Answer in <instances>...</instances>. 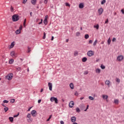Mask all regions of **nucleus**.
Masks as SVG:
<instances>
[{"instance_id": "1", "label": "nucleus", "mask_w": 124, "mask_h": 124, "mask_svg": "<svg viewBox=\"0 0 124 124\" xmlns=\"http://www.w3.org/2000/svg\"><path fill=\"white\" fill-rule=\"evenodd\" d=\"M26 118L27 119L28 123H31L32 121H33V119L31 118V113H28Z\"/></svg>"}, {"instance_id": "2", "label": "nucleus", "mask_w": 124, "mask_h": 124, "mask_svg": "<svg viewBox=\"0 0 124 124\" xmlns=\"http://www.w3.org/2000/svg\"><path fill=\"white\" fill-rule=\"evenodd\" d=\"M12 18L13 22H16L19 20V16L18 15H15L12 16Z\"/></svg>"}, {"instance_id": "3", "label": "nucleus", "mask_w": 124, "mask_h": 124, "mask_svg": "<svg viewBox=\"0 0 124 124\" xmlns=\"http://www.w3.org/2000/svg\"><path fill=\"white\" fill-rule=\"evenodd\" d=\"M50 100L51 102H54V101L55 102V103L56 104H58V99L55 97H51L50 98Z\"/></svg>"}, {"instance_id": "4", "label": "nucleus", "mask_w": 124, "mask_h": 124, "mask_svg": "<svg viewBox=\"0 0 124 124\" xmlns=\"http://www.w3.org/2000/svg\"><path fill=\"white\" fill-rule=\"evenodd\" d=\"M5 78H6L7 80H9V81H10L13 78V73L9 74L7 76L5 77Z\"/></svg>"}, {"instance_id": "5", "label": "nucleus", "mask_w": 124, "mask_h": 124, "mask_svg": "<svg viewBox=\"0 0 124 124\" xmlns=\"http://www.w3.org/2000/svg\"><path fill=\"white\" fill-rule=\"evenodd\" d=\"M93 55H94V52L93 50H90L87 52V56L88 57H92Z\"/></svg>"}, {"instance_id": "6", "label": "nucleus", "mask_w": 124, "mask_h": 124, "mask_svg": "<svg viewBox=\"0 0 124 124\" xmlns=\"http://www.w3.org/2000/svg\"><path fill=\"white\" fill-rule=\"evenodd\" d=\"M11 56L12 58H16L17 57V53L15 52V51H13L11 52Z\"/></svg>"}, {"instance_id": "7", "label": "nucleus", "mask_w": 124, "mask_h": 124, "mask_svg": "<svg viewBox=\"0 0 124 124\" xmlns=\"http://www.w3.org/2000/svg\"><path fill=\"white\" fill-rule=\"evenodd\" d=\"M124 60V56L120 55L117 57V61L118 62H122Z\"/></svg>"}, {"instance_id": "8", "label": "nucleus", "mask_w": 124, "mask_h": 124, "mask_svg": "<svg viewBox=\"0 0 124 124\" xmlns=\"http://www.w3.org/2000/svg\"><path fill=\"white\" fill-rule=\"evenodd\" d=\"M102 98L104 100H106L107 102H108L109 101L108 100V95L103 94L102 95Z\"/></svg>"}, {"instance_id": "9", "label": "nucleus", "mask_w": 124, "mask_h": 124, "mask_svg": "<svg viewBox=\"0 0 124 124\" xmlns=\"http://www.w3.org/2000/svg\"><path fill=\"white\" fill-rule=\"evenodd\" d=\"M31 114L32 115V117H36V110H33L31 111Z\"/></svg>"}, {"instance_id": "10", "label": "nucleus", "mask_w": 124, "mask_h": 124, "mask_svg": "<svg viewBox=\"0 0 124 124\" xmlns=\"http://www.w3.org/2000/svg\"><path fill=\"white\" fill-rule=\"evenodd\" d=\"M48 86L49 87V91H52L53 84L50 82H48Z\"/></svg>"}, {"instance_id": "11", "label": "nucleus", "mask_w": 124, "mask_h": 124, "mask_svg": "<svg viewBox=\"0 0 124 124\" xmlns=\"http://www.w3.org/2000/svg\"><path fill=\"white\" fill-rule=\"evenodd\" d=\"M69 106L70 108H72L73 106H74V102H73V101H71L69 103Z\"/></svg>"}, {"instance_id": "12", "label": "nucleus", "mask_w": 124, "mask_h": 124, "mask_svg": "<svg viewBox=\"0 0 124 124\" xmlns=\"http://www.w3.org/2000/svg\"><path fill=\"white\" fill-rule=\"evenodd\" d=\"M98 12L99 15H101V14L103 13V9L102 8L99 9L98 10Z\"/></svg>"}, {"instance_id": "13", "label": "nucleus", "mask_w": 124, "mask_h": 124, "mask_svg": "<svg viewBox=\"0 0 124 124\" xmlns=\"http://www.w3.org/2000/svg\"><path fill=\"white\" fill-rule=\"evenodd\" d=\"M71 121L72 123H75L76 122V117L75 116L72 117L71 118Z\"/></svg>"}, {"instance_id": "14", "label": "nucleus", "mask_w": 124, "mask_h": 124, "mask_svg": "<svg viewBox=\"0 0 124 124\" xmlns=\"http://www.w3.org/2000/svg\"><path fill=\"white\" fill-rule=\"evenodd\" d=\"M14 42L11 43V45L10 46V49H12L13 47H14L15 44H14Z\"/></svg>"}, {"instance_id": "15", "label": "nucleus", "mask_w": 124, "mask_h": 124, "mask_svg": "<svg viewBox=\"0 0 124 124\" xmlns=\"http://www.w3.org/2000/svg\"><path fill=\"white\" fill-rule=\"evenodd\" d=\"M78 6H79V8H80L81 9H82V8H84V5L82 3H80L79 4Z\"/></svg>"}, {"instance_id": "16", "label": "nucleus", "mask_w": 124, "mask_h": 124, "mask_svg": "<svg viewBox=\"0 0 124 124\" xmlns=\"http://www.w3.org/2000/svg\"><path fill=\"white\" fill-rule=\"evenodd\" d=\"M70 87L71 89V90H74V85L72 83H71L70 84Z\"/></svg>"}, {"instance_id": "17", "label": "nucleus", "mask_w": 124, "mask_h": 124, "mask_svg": "<svg viewBox=\"0 0 124 124\" xmlns=\"http://www.w3.org/2000/svg\"><path fill=\"white\" fill-rule=\"evenodd\" d=\"M13 62H14V59H11L9 61V63H10V64H12V63H13Z\"/></svg>"}, {"instance_id": "18", "label": "nucleus", "mask_w": 124, "mask_h": 124, "mask_svg": "<svg viewBox=\"0 0 124 124\" xmlns=\"http://www.w3.org/2000/svg\"><path fill=\"white\" fill-rule=\"evenodd\" d=\"M16 34H20V33H21V30H17L16 31Z\"/></svg>"}, {"instance_id": "19", "label": "nucleus", "mask_w": 124, "mask_h": 124, "mask_svg": "<svg viewBox=\"0 0 124 124\" xmlns=\"http://www.w3.org/2000/svg\"><path fill=\"white\" fill-rule=\"evenodd\" d=\"M87 60L88 59H87V57H84L82 58V61L83 62H87Z\"/></svg>"}, {"instance_id": "20", "label": "nucleus", "mask_w": 124, "mask_h": 124, "mask_svg": "<svg viewBox=\"0 0 124 124\" xmlns=\"http://www.w3.org/2000/svg\"><path fill=\"white\" fill-rule=\"evenodd\" d=\"M31 2L32 4H33V5H35V3H36V0H31Z\"/></svg>"}, {"instance_id": "21", "label": "nucleus", "mask_w": 124, "mask_h": 124, "mask_svg": "<svg viewBox=\"0 0 124 124\" xmlns=\"http://www.w3.org/2000/svg\"><path fill=\"white\" fill-rule=\"evenodd\" d=\"M93 28L96 29V30H98V29H99V25L98 24H97L96 25H94Z\"/></svg>"}, {"instance_id": "22", "label": "nucleus", "mask_w": 124, "mask_h": 124, "mask_svg": "<svg viewBox=\"0 0 124 124\" xmlns=\"http://www.w3.org/2000/svg\"><path fill=\"white\" fill-rule=\"evenodd\" d=\"M95 71L96 73H100L101 70H100V69L98 68L95 70Z\"/></svg>"}, {"instance_id": "23", "label": "nucleus", "mask_w": 124, "mask_h": 124, "mask_svg": "<svg viewBox=\"0 0 124 124\" xmlns=\"http://www.w3.org/2000/svg\"><path fill=\"white\" fill-rule=\"evenodd\" d=\"M105 84L106 85H108V87H109V85H110V81L106 80V82H105Z\"/></svg>"}, {"instance_id": "24", "label": "nucleus", "mask_w": 124, "mask_h": 124, "mask_svg": "<svg viewBox=\"0 0 124 124\" xmlns=\"http://www.w3.org/2000/svg\"><path fill=\"white\" fill-rule=\"evenodd\" d=\"M9 120L10 122H11V123H12V122H13V120H14V118L13 117H11L9 118Z\"/></svg>"}, {"instance_id": "25", "label": "nucleus", "mask_w": 124, "mask_h": 124, "mask_svg": "<svg viewBox=\"0 0 124 124\" xmlns=\"http://www.w3.org/2000/svg\"><path fill=\"white\" fill-rule=\"evenodd\" d=\"M76 112H77V113H80V112H81V110H80V108H76Z\"/></svg>"}, {"instance_id": "26", "label": "nucleus", "mask_w": 124, "mask_h": 124, "mask_svg": "<svg viewBox=\"0 0 124 124\" xmlns=\"http://www.w3.org/2000/svg\"><path fill=\"white\" fill-rule=\"evenodd\" d=\"M114 103L115 104H119V100L118 99H115L114 100Z\"/></svg>"}, {"instance_id": "27", "label": "nucleus", "mask_w": 124, "mask_h": 124, "mask_svg": "<svg viewBox=\"0 0 124 124\" xmlns=\"http://www.w3.org/2000/svg\"><path fill=\"white\" fill-rule=\"evenodd\" d=\"M115 81L117 82V83H120L121 82V79L119 78H116L115 79Z\"/></svg>"}, {"instance_id": "28", "label": "nucleus", "mask_w": 124, "mask_h": 124, "mask_svg": "<svg viewBox=\"0 0 124 124\" xmlns=\"http://www.w3.org/2000/svg\"><path fill=\"white\" fill-rule=\"evenodd\" d=\"M97 43V40H95L93 44V46H96Z\"/></svg>"}, {"instance_id": "29", "label": "nucleus", "mask_w": 124, "mask_h": 124, "mask_svg": "<svg viewBox=\"0 0 124 124\" xmlns=\"http://www.w3.org/2000/svg\"><path fill=\"white\" fill-rule=\"evenodd\" d=\"M108 45L111 44V39H110V38L108 40Z\"/></svg>"}, {"instance_id": "30", "label": "nucleus", "mask_w": 124, "mask_h": 124, "mask_svg": "<svg viewBox=\"0 0 124 124\" xmlns=\"http://www.w3.org/2000/svg\"><path fill=\"white\" fill-rule=\"evenodd\" d=\"M90 36H89V34H87L86 35H85V39H88V38H89Z\"/></svg>"}, {"instance_id": "31", "label": "nucleus", "mask_w": 124, "mask_h": 124, "mask_svg": "<svg viewBox=\"0 0 124 124\" xmlns=\"http://www.w3.org/2000/svg\"><path fill=\"white\" fill-rule=\"evenodd\" d=\"M74 55L75 57H76V56H78V51H75L74 53Z\"/></svg>"}, {"instance_id": "32", "label": "nucleus", "mask_w": 124, "mask_h": 124, "mask_svg": "<svg viewBox=\"0 0 124 124\" xmlns=\"http://www.w3.org/2000/svg\"><path fill=\"white\" fill-rule=\"evenodd\" d=\"M101 68L102 69H105V66H104L103 64L101 65Z\"/></svg>"}, {"instance_id": "33", "label": "nucleus", "mask_w": 124, "mask_h": 124, "mask_svg": "<svg viewBox=\"0 0 124 124\" xmlns=\"http://www.w3.org/2000/svg\"><path fill=\"white\" fill-rule=\"evenodd\" d=\"M89 99L90 100H93L94 99V98L93 97L91 96H90L89 97Z\"/></svg>"}, {"instance_id": "34", "label": "nucleus", "mask_w": 124, "mask_h": 124, "mask_svg": "<svg viewBox=\"0 0 124 124\" xmlns=\"http://www.w3.org/2000/svg\"><path fill=\"white\" fill-rule=\"evenodd\" d=\"M8 109H9V108L7 107L4 108V110L5 112H7V111H8Z\"/></svg>"}, {"instance_id": "35", "label": "nucleus", "mask_w": 124, "mask_h": 124, "mask_svg": "<svg viewBox=\"0 0 124 124\" xmlns=\"http://www.w3.org/2000/svg\"><path fill=\"white\" fill-rule=\"evenodd\" d=\"M44 23L45 25H47V24H48V22L47 21V20H46V19H44Z\"/></svg>"}, {"instance_id": "36", "label": "nucleus", "mask_w": 124, "mask_h": 124, "mask_svg": "<svg viewBox=\"0 0 124 124\" xmlns=\"http://www.w3.org/2000/svg\"><path fill=\"white\" fill-rule=\"evenodd\" d=\"M105 2H106V0H103L101 3V4L103 5L104 3H105Z\"/></svg>"}, {"instance_id": "37", "label": "nucleus", "mask_w": 124, "mask_h": 124, "mask_svg": "<svg viewBox=\"0 0 124 124\" xmlns=\"http://www.w3.org/2000/svg\"><path fill=\"white\" fill-rule=\"evenodd\" d=\"M52 115L49 116V117L47 119L46 122H49V121H50V119L52 118Z\"/></svg>"}, {"instance_id": "38", "label": "nucleus", "mask_w": 124, "mask_h": 124, "mask_svg": "<svg viewBox=\"0 0 124 124\" xmlns=\"http://www.w3.org/2000/svg\"><path fill=\"white\" fill-rule=\"evenodd\" d=\"M10 10H11V12H13V11H14V9L13 8V7H12V6H11V7L10 8Z\"/></svg>"}, {"instance_id": "39", "label": "nucleus", "mask_w": 124, "mask_h": 124, "mask_svg": "<svg viewBox=\"0 0 124 124\" xmlns=\"http://www.w3.org/2000/svg\"><path fill=\"white\" fill-rule=\"evenodd\" d=\"M43 39H45L46 38V33L44 32V36L43 37Z\"/></svg>"}, {"instance_id": "40", "label": "nucleus", "mask_w": 124, "mask_h": 124, "mask_svg": "<svg viewBox=\"0 0 124 124\" xmlns=\"http://www.w3.org/2000/svg\"><path fill=\"white\" fill-rule=\"evenodd\" d=\"M31 52V47H28V50H27V53H30Z\"/></svg>"}, {"instance_id": "41", "label": "nucleus", "mask_w": 124, "mask_h": 124, "mask_svg": "<svg viewBox=\"0 0 124 124\" xmlns=\"http://www.w3.org/2000/svg\"><path fill=\"white\" fill-rule=\"evenodd\" d=\"M15 102V100L14 99L11 100V103H14Z\"/></svg>"}, {"instance_id": "42", "label": "nucleus", "mask_w": 124, "mask_h": 124, "mask_svg": "<svg viewBox=\"0 0 124 124\" xmlns=\"http://www.w3.org/2000/svg\"><path fill=\"white\" fill-rule=\"evenodd\" d=\"M65 5L66 6H69V7H70V4H69V3H68V2L65 3Z\"/></svg>"}, {"instance_id": "43", "label": "nucleus", "mask_w": 124, "mask_h": 124, "mask_svg": "<svg viewBox=\"0 0 124 124\" xmlns=\"http://www.w3.org/2000/svg\"><path fill=\"white\" fill-rule=\"evenodd\" d=\"M80 32H77L76 33V35H77V36H79V35H80Z\"/></svg>"}, {"instance_id": "44", "label": "nucleus", "mask_w": 124, "mask_h": 124, "mask_svg": "<svg viewBox=\"0 0 124 124\" xmlns=\"http://www.w3.org/2000/svg\"><path fill=\"white\" fill-rule=\"evenodd\" d=\"M78 94H79L78 93V92H76L75 93V95H76V96H78Z\"/></svg>"}, {"instance_id": "45", "label": "nucleus", "mask_w": 124, "mask_h": 124, "mask_svg": "<svg viewBox=\"0 0 124 124\" xmlns=\"http://www.w3.org/2000/svg\"><path fill=\"white\" fill-rule=\"evenodd\" d=\"M89 73V72H88V71H86L85 72H84V75H87V74H88Z\"/></svg>"}, {"instance_id": "46", "label": "nucleus", "mask_w": 124, "mask_h": 124, "mask_svg": "<svg viewBox=\"0 0 124 124\" xmlns=\"http://www.w3.org/2000/svg\"><path fill=\"white\" fill-rule=\"evenodd\" d=\"M93 43V41L92 40H89V44H92Z\"/></svg>"}, {"instance_id": "47", "label": "nucleus", "mask_w": 124, "mask_h": 124, "mask_svg": "<svg viewBox=\"0 0 124 124\" xmlns=\"http://www.w3.org/2000/svg\"><path fill=\"white\" fill-rule=\"evenodd\" d=\"M3 103H8V101L5 100L3 101Z\"/></svg>"}, {"instance_id": "48", "label": "nucleus", "mask_w": 124, "mask_h": 124, "mask_svg": "<svg viewBox=\"0 0 124 124\" xmlns=\"http://www.w3.org/2000/svg\"><path fill=\"white\" fill-rule=\"evenodd\" d=\"M17 70H18V71H20V70H21V67H18L16 68Z\"/></svg>"}, {"instance_id": "49", "label": "nucleus", "mask_w": 124, "mask_h": 124, "mask_svg": "<svg viewBox=\"0 0 124 124\" xmlns=\"http://www.w3.org/2000/svg\"><path fill=\"white\" fill-rule=\"evenodd\" d=\"M27 0H23V3H24V4H25V3H26V2H27Z\"/></svg>"}, {"instance_id": "50", "label": "nucleus", "mask_w": 124, "mask_h": 124, "mask_svg": "<svg viewBox=\"0 0 124 124\" xmlns=\"http://www.w3.org/2000/svg\"><path fill=\"white\" fill-rule=\"evenodd\" d=\"M47 2H48V0H44V3L46 4Z\"/></svg>"}, {"instance_id": "51", "label": "nucleus", "mask_w": 124, "mask_h": 124, "mask_svg": "<svg viewBox=\"0 0 124 124\" xmlns=\"http://www.w3.org/2000/svg\"><path fill=\"white\" fill-rule=\"evenodd\" d=\"M108 20L107 19V20L105 21V24H108Z\"/></svg>"}, {"instance_id": "52", "label": "nucleus", "mask_w": 124, "mask_h": 124, "mask_svg": "<svg viewBox=\"0 0 124 124\" xmlns=\"http://www.w3.org/2000/svg\"><path fill=\"white\" fill-rule=\"evenodd\" d=\"M22 29H23V26L21 25L20 27H19V30H20V31H21L22 30Z\"/></svg>"}, {"instance_id": "53", "label": "nucleus", "mask_w": 124, "mask_h": 124, "mask_svg": "<svg viewBox=\"0 0 124 124\" xmlns=\"http://www.w3.org/2000/svg\"><path fill=\"white\" fill-rule=\"evenodd\" d=\"M114 41H116V38H113L112 39V42H114Z\"/></svg>"}, {"instance_id": "54", "label": "nucleus", "mask_w": 124, "mask_h": 124, "mask_svg": "<svg viewBox=\"0 0 124 124\" xmlns=\"http://www.w3.org/2000/svg\"><path fill=\"white\" fill-rule=\"evenodd\" d=\"M88 109H89V105L87 106V108L86 109L84 110L85 111H87V110H88Z\"/></svg>"}, {"instance_id": "55", "label": "nucleus", "mask_w": 124, "mask_h": 124, "mask_svg": "<svg viewBox=\"0 0 124 124\" xmlns=\"http://www.w3.org/2000/svg\"><path fill=\"white\" fill-rule=\"evenodd\" d=\"M60 124H64V122H63V121H61L60 122Z\"/></svg>"}, {"instance_id": "56", "label": "nucleus", "mask_w": 124, "mask_h": 124, "mask_svg": "<svg viewBox=\"0 0 124 124\" xmlns=\"http://www.w3.org/2000/svg\"><path fill=\"white\" fill-rule=\"evenodd\" d=\"M48 19V16H46L45 18V20H47Z\"/></svg>"}, {"instance_id": "57", "label": "nucleus", "mask_w": 124, "mask_h": 124, "mask_svg": "<svg viewBox=\"0 0 124 124\" xmlns=\"http://www.w3.org/2000/svg\"><path fill=\"white\" fill-rule=\"evenodd\" d=\"M82 107H83V108H86V106H85V105H81V108H82Z\"/></svg>"}, {"instance_id": "58", "label": "nucleus", "mask_w": 124, "mask_h": 124, "mask_svg": "<svg viewBox=\"0 0 124 124\" xmlns=\"http://www.w3.org/2000/svg\"><path fill=\"white\" fill-rule=\"evenodd\" d=\"M40 102H41V99L38 100V103H40Z\"/></svg>"}, {"instance_id": "59", "label": "nucleus", "mask_w": 124, "mask_h": 124, "mask_svg": "<svg viewBox=\"0 0 124 124\" xmlns=\"http://www.w3.org/2000/svg\"><path fill=\"white\" fill-rule=\"evenodd\" d=\"M23 26H24V28H25V27H26V22L23 23Z\"/></svg>"}, {"instance_id": "60", "label": "nucleus", "mask_w": 124, "mask_h": 124, "mask_svg": "<svg viewBox=\"0 0 124 124\" xmlns=\"http://www.w3.org/2000/svg\"><path fill=\"white\" fill-rule=\"evenodd\" d=\"M18 116H19V114L18 115H14V118H16V117H18Z\"/></svg>"}, {"instance_id": "61", "label": "nucleus", "mask_w": 124, "mask_h": 124, "mask_svg": "<svg viewBox=\"0 0 124 124\" xmlns=\"http://www.w3.org/2000/svg\"><path fill=\"white\" fill-rule=\"evenodd\" d=\"M121 12H122L123 14H124V9H122L121 10Z\"/></svg>"}, {"instance_id": "62", "label": "nucleus", "mask_w": 124, "mask_h": 124, "mask_svg": "<svg viewBox=\"0 0 124 124\" xmlns=\"http://www.w3.org/2000/svg\"><path fill=\"white\" fill-rule=\"evenodd\" d=\"M31 107L30 108H29V109H28V111H31Z\"/></svg>"}, {"instance_id": "63", "label": "nucleus", "mask_w": 124, "mask_h": 124, "mask_svg": "<svg viewBox=\"0 0 124 124\" xmlns=\"http://www.w3.org/2000/svg\"><path fill=\"white\" fill-rule=\"evenodd\" d=\"M51 40H52V41L54 40V36H52V37H51Z\"/></svg>"}, {"instance_id": "64", "label": "nucleus", "mask_w": 124, "mask_h": 124, "mask_svg": "<svg viewBox=\"0 0 124 124\" xmlns=\"http://www.w3.org/2000/svg\"><path fill=\"white\" fill-rule=\"evenodd\" d=\"M42 92H43V89H41L40 92H41V93H42Z\"/></svg>"}]
</instances>
